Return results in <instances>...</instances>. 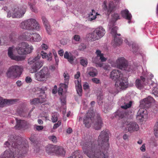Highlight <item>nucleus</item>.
<instances>
[{
	"instance_id": "12",
	"label": "nucleus",
	"mask_w": 158,
	"mask_h": 158,
	"mask_svg": "<svg viewBox=\"0 0 158 158\" xmlns=\"http://www.w3.org/2000/svg\"><path fill=\"white\" fill-rule=\"evenodd\" d=\"M154 101V99L151 96H149L147 98L143 99L140 102V106L146 108H149L152 103Z\"/></svg>"
},
{
	"instance_id": "18",
	"label": "nucleus",
	"mask_w": 158,
	"mask_h": 158,
	"mask_svg": "<svg viewBox=\"0 0 158 158\" xmlns=\"http://www.w3.org/2000/svg\"><path fill=\"white\" fill-rule=\"evenodd\" d=\"M122 17L128 20V23H130L132 18V15L127 9L122 11L121 12Z\"/></svg>"
},
{
	"instance_id": "27",
	"label": "nucleus",
	"mask_w": 158,
	"mask_h": 158,
	"mask_svg": "<svg viewBox=\"0 0 158 158\" xmlns=\"http://www.w3.org/2000/svg\"><path fill=\"white\" fill-rule=\"evenodd\" d=\"M42 56L43 59H47L48 61H51L52 59V54L51 52L49 53L48 54H47L46 52L44 51H41L40 53V55Z\"/></svg>"
},
{
	"instance_id": "63",
	"label": "nucleus",
	"mask_w": 158,
	"mask_h": 158,
	"mask_svg": "<svg viewBox=\"0 0 158 158\" xmlns=\"http://www.w3.org/2000/svg\"><path fill=\"white\" fill-rule=\"evenodd\" d=\"M57 87L56 85H55L54 86V88L52 89V92L54 94H56L57 92Z\"/></svg>"
},
{
	"instance_id": "29",
	"label": "nucleus",
	"mask_w": 158,
	"mask_h": 158,
	"mask_svg": "<svg viewBox=\"0 0 158 158\" xmlns=\"http://www.w3.org/2000/svg\"><path fill=\"white\" fill-rule=\"evenodd\" d=\"M41 40V38L38 34L32 33L31 41L38 42L40 41Z\"/></svg>"
},
{
	"instance_id": "9",
	"label": "nucleus",
	"mask_w": 158,
	"mask_h": 158,
	"mask_svg": "<svg viewBox=\"0 0 158 158\" xmlns=\"http://www.w3.org/2000/svg\"><path fill=\"white\" fill-rule=\"evenodd\" d=\"M18 53L20 55H26L31 53L33 49L32 46L26 42L19 44L16 48Z\"/></svg>"
},
{
	"instance_id": "11",
	"label": "nucleus",
	"mask_w": 158,
	"mask_h": 158,
	"mask_svg": "<svg viewBox=\"0 0 158 158\" xmlns=\"http://www.w3.org/2000/svg\"><path fill=\"white\" fill-rule=\"evenodd\" d=\"M50 74L48 68L44 67L40 72L35 74V78L38 81H44L50 77Z\"/></svg>"
},
{
	"instance_id": "37",
	"label": "nucleus",
	"mask_w": 158,
	"mask_h": 158,
	"mask_svg": "<svg viewBox=\"0 0 158 158\" xmlns=\"http://www.w3.org/2000/svg\"><path fill=\"white\" fill-rule=\"evenodd\" d=\"M40 102L39 98H35L30 100V103L32 105H36L40 103Z\"/></svg>"
},
{
	"instance_id": "26",
	"label": "nucleus",
	"mask_w": 158,
	"mask_h": 158,
	"mask_svg": "<svg viewBox=\"0 0 158 158\" xmlns=\"http://www.w3.org/2000/svg\"><path fill=\"white\" fill-rule=\"evenodd\" d=\"M103 94L101 91H99L97 94V102L99 105H102L103 103Z\"/></svg>"
},
{
	"instance_id": "3",
	"label": "nucleus",
	"mask_w": 158,
	"mask_h": 158,
	"mask_svg": "<svg viewBox=\"0 0 158 158\" xmlns=\"http://www.w3.org/2000/svg\"><path fill=\"white\" fill-rule=\"evenodd\" d=\"M110 78L115 81V86L118 90L127 88L128 85V79L118 69H114L110 73Z\"/></svg>"
},
{
	"instance_id": "59",
	"label": "nucleus",
	"mask_w": 158,
	"mask_h": 158,
	"mask_svg": "<svg viewBox=\"0 0 158 158\" xmlns=\"http://www.w3.org/2000/svg\"><path fill=\"white\" fill-rule=\"evenodd\" d=\"M158 86L157 84L155 83L154 82H152L150 85V86L153 87V89L155 88H156Z\"/></svg>"
},
{
	"instance_id": "25",
	"label": "nucleus",
	"mask_w": 158,
	"mask_h": 158,
	"mask_svg": "<svg viewBox=\"0 0 158 158\" xmlns=\"http://www.w3.org/2000/svg\"><path fill=\"white\" fill-rule=\"evenodd\" d=\"M18 101L17 99H3V107L6 105H10L13 104L15 102Z\"/></svg>"
},
{
	"instance_id": "51",
	"label": "nucleus",
	"mask_w": 158,
	"mask_h": 158,
	"mask_svg": "<svg viewBox=\"0 0 158 158\" xmlns=\"http://www.w3.org/2000/svg\"><path fill=\"white\" fill-rule=\"evenodd\" d=\"M112 16L113 18L115 19V20L120 19L119 16L118 14L114 13L112 15Z\"/></svg>"
},
{
	"instance_id": "44",
	"label": "nucleus",
	"mask_w": 158,
	"mask_h": 158,
	"mask_svg": "<svg viewBox=\"0 0 158 158\" xmlns=\"http://www.w3.org/2000/svg\"><path fill=\"white\" fill-rule=\"evenodd\" d=\"M44 26L48 33L49 35H50L51 33V30L49 24H47Z\"/></svg>"
},
{
	"instance_id": "31",
	"label": "nucleus",
	"mask_w": 158,
	"mask_h": 158,
	"mask_svg": "<svg viewBox=\"0 0 158 158\" xmlns=\"http://www.w3.org/2000/svg\"><path fill=\"white\" fill-rule=\"evenodd\" d=\"M96 53L98 57H99V59L101 60L102 62L105 61L106 60V58L103 56V54L101 53V51L99 50H97L96 52Z\"/></svg>"
},
{
	"instance_id": "41",
	"label": "nucleus",
	"mask_w": 158,
	"mask_h": 158,
	"mask_svg": "<svg viewBox=\"0 0 158 158\" xmlns=\"http://www.w3.org/2000/svg\"><path fill=\"white\" fill-rule=\"evenodd\" d=\"M81 64L84 67H86L88 64L87 60L86 59H81L80 61Z\"/></svg>"
},
{
	"instance_id": "48",
	"label": "nucleus",
	"mask_w": 158,
	"mask_h": 158,
	"mask_svg": "<svg viewBox=\"0 0 158 158\" xmlns=\"http://www.w3.org/2000/svg\"><path fill=\"white\" fill-rule=\"evenodd\" d=\"M60 99L62 105H64L66 103V98L64 96H62L60 98Z\"/></svg>"
},
{
	"instance_id": "39",
	"label": "nucleus",
	"mask_w": 158,
	"mask_h": 158,
	"mask_svg": "<svg viewBox=\"0 0 158 158\" xmlns=\"http://www.w3.org/2000/svg\"><path fill=\"white\" fill-rule=\"evenodd\" d=\"M154 133L155 136L158 138V122L155 124L154 127Z\"/></svg>"
},
{
	"instance_id": "32",
	"label": "nucleus",
	"mask_w": 158,
	"mask_h": 158,
	"mask_svg": "<svg viewBox=\"0 0 158 158\" xmlns=\"http://www.w3.org/2000/svg\"><path fill=\"white\" fill-rule=\"evenodd\" d=\"M99 58L98 57L97 55L95 58H93L92 61L93 63H95L96 64V66L101 67L102 66V64L99 62Z\"/></svg>"
},
{
	"instance_id": "52",
	"label": "nucleus",
	"mask_w": 158,
	"mask_h": 158,
	"mask_svg": "<svg viewBox=\"0 0 158 158\" xmlns=\"http://www.w3.org/2000/svg\"><path fill=\"white\" fill-rule=\"evenodd\" d=\"M92 81L94 83L98 84L100 83V80L96 78H93L92 79Z\"/></svg>"
},
{
	"instance_id": "53",
	"label": "nucleus",
	"mask_w": 158,
	"mask_h": 158,
	"mask_svg": "<svg viewBox=\"0 0 158 158\" xmlns=\"http://www.w3.org/2000/svg\"><path fill=\"white\" fill-rule=\"evenodd\" d=\"M61 122L60 121H59L57 123L54 124L53 126V128L54 129H56L57 128L61 125Z\"/></svg>"
},
{
	"instance_id": "45",
	"label": "nucleus",
	"mask_w": 158,
	"mask_h": 158,
	"mask_svg": "<svg viewBox=\"0 0 158 158\" xmlns=\"http://www.w3.org/2000/svg\"><path fill=\"white\" fill-rule=\"evenodd\" d=\"M118 27L116 26H115L113 27L111 31V34L114 35H116L117 33V31L118 29Z\"/></svg>"
},
{
	"instance_id": "58",
	"label": "nucleus",
	"mask_w": 158,
	"mask_h": 158,
	"mask_svg": "<svg viewBox=\"0 0 158 158\" xmlns=\"http://www.w3.org/2000/svg\"><path fill=\"white\" fill-rule=\"evenodd\" d=\"M42 19L43 23L44 26L49 24L48 20L45 17H42Z\"/></svg>"
},
{
	"instance_id": "54",
	"label": "nucleus",
	"mask_w": 158,
	"mask_h": 158,
	"mask_svg": "<svg viewBox=\"0 0 158 158\" xmlns=\"http://www.w3.org/2000/svg\"><path fill=\"white\" fill-rule=\"evenodd\" d=\"M83 88L84 90H87L89 89V86L88 84L85 82L83 85Z\"/></svg>"
},
{
	"instance_id": "28",
	"label": "nucleus",
	"mask_w": 158,
	"mask_h": 158,
	"mask_svg": "<svg viewBox=\"0 0 158 158\" xmlns=\"http://www.w3.org/2000/svg\"><path fill=\"white\" fill-rule=\"evenodd\" d=\"M17 121V124L15 127L16 129H20L22 127H24L26 125V121L24 120H17L16 118Z\"/></svg>"
},
{
	"instance_id": "30",
	"label": "nucleus",
	"mask_w": 158,
	"mask_h": 158,
	"mask_svg": "<svg viewBox=\"0 0 158 158\" xmlns=\"http://www.w3.org/2000/svg\"><path fill=\"white\" fill-rule=\"evenodd\" d=\"M36 3L35 0H30V1L28 2V4L30 6V9L35 13L37 12V10L35 7Z\"/></svg>"
},
{
	"instance_id": "23",
	"label": "nucleus",
	"mask_w": 158,
	"mask_h": 158,
	"mask_svg": "<svg viewBox=\"0 0 158 158\" xmlns=\"http://www.w3.org/2000/svg\"><path fill=\"white\" fill-rule=\"evenodd\" d=\"M87 72L89 75L92 77L97 76L98 74L96 69L92 67H88Z\"/></svg>"
},
{
	"instance_id": "19",
	"label": "nucleus",
	"mask_w": 158,
	"mask_h": 158,
	"mask_svg": "<svg viewBox=\"0 0 158 158\" xmlns=\"http://www.w3.org/2000/svg\"><path fill=\"white\" fill-rule=\"evenodd\" d=\"M65 151L61 146H57L55 155L60 156H64L65 154Z\"/></svg>"
},
{
	"instance_id": "34",
	"label": "nucleus",
	"mask_w": 158,
	"mask_h": 158,
	"mask_svg": "<svg viewBox=\"0 0 158 158\" xmlns=\"http://www.w3.org/2000/svg\"><path fill=\"white\" fill-rule=\"evenodd\" d=\"M97 15V13H96L94 10H92V12H90L89 15V19H90V21H92L95 19L96 17V15Z\"/></svg>"
},
{
	"instance_id": "56",
	"label": "nucleus",
	"mask_w": 158,
	"mask_h": 158,
	"mask_svg": "<svg viewBox=\"0 0 158 158\" xmlns=\"http://www.w3.org/2000/svg\"><path fill=\"white\" fill-rule=\"evenodd\" d=\"M75 83L76 84V88L79 87V86H80V85L81 86V81L77 80L75 81Z\"/></svg>"
},
{
	"instance_id": "4",
	"label": "nucleus",
	"mask_w": 158,
	"mask_h": 158,
	"mask_svg": "<svg viewBox=\"0 0 158 158\" xmlns=\"http://www.w3.org/2000/svg\"><path fill=\"white\" fill-rule=\"evenodd\" d=\"M83 122L85 126L89 128L92 123L93 127L96 130L101 128L103 123L100 114L97 112L93 114L89 112L84 118Z\"/></svg>"
},
{
	"instance_id": "17",
	"label": "nucleus",
	"mask_w": 158,
	"mask_h": 158,
	"mask_svg": "<svg viewBox=\"0 0 158 158\" xmlns=\"http://www.w3.org/2000/svg\"><path fill=\"white\" fill-rule=\"evenodd\" d=\"M57 146L49 144L46 148L47 152L49 155H54L56 151Z\"/></svg>"
},
{
	"instance_id": "13",
	"label": "nucleus",
	"mask_w": 158,
	"mask_h": 158,
	"mask_svg": "<svg viewBox=\"0 0 158 158\" xmlns=\"http://www.w3.org/2000/svg\"><path fill=\"white\" fill-rule=\"evenodd\" d=\"M15 49V47L14 46H12L8 48V56L11 59L18 61L23 60V58L22 57L18 56H15L13 52Z\"/></svg>"
},
{
	"instance_id": "8",
	"label": "nucleus",
	"mask_w": 158,
	"mask_h": 158,
	"mask_svg": "<svg viewBox=\"0 0 158 158\" xmlns=\"http://www.w3.org/2000/svg\"><path fill=\"white\" fill-rule=\"evenodd\" d=\"M105 33L104 29L102 27H99L96 28L92 32L89 34L87 36L89 40L94 41L101 38Z\"/></svg>"
},
{
	"instance_id": "1",
	"label": "nucleus",
	"mask_w": 158,
	"mask_h": 158,
	"mask_svg": "<svg viewBox=\"0 0 158 158\" xmlns=\"http://www.w3.org/2000/svg\"><path fill=\"white\" fill-rule=\"evenodd\" d=\"M106 130L101 131L98 138V145L94 142L86 141L81 143L84 153L89 158H108L109 144Z\"/></svg>"
},
{
	"instance_id": "47",
	"label": "nucleus",
	"mask_w": 158,
	"mask_h": 158,
	"mask_svg": "<svg viewBox=\"0 0 158 158\" xmlns=\"http://www.w3.org/2000/svg\"><path fill=\"white\" fill-rule=\"evenodd\" d=\"M49 139L52 141L53 143H56L57 142V140L55 136L52 135L48 137Z\"/></svg>"
},
{
	"instance_id": "7",
	"label": "nucleus",
	"mask_w": 158,
	"mask_h": 158,
	"mask_svg": "<svg viewBox=\"0 0 158 158\" xmlns=\"http://www.w3.org/2000/svg\"><path fill=\"white\" fill-rule=\"evenodd\" d=\"M23 67L14 65L10 67L8 69L6 75L8 77L16 78L19 77L23 71Z\"/></svg>"
},
{
	"instance_id": "50",
	"label": "nucleus",
	"mask_w": 158,
	"mask_h": 158,
	"mask_svg": "<svg viewBox=\"0 0 158 158\" xmlns=\"http://www.w3.org/2000/svg\"><path fill=\"white\" fill-rule=\"evenodd\" d=\"M152 94L155 96L158 97V86L156 88L153 89L152 90Z\"/></svg>"
},
{
	"instance_id": "16",
	"label": "nucleus",
	"mask_w": 158,
	"mask_h": 158,
	"mask_svg": "<svg viewBox=\"0 0 158 158\" xmlns=\"http://www.w3.org/2000/svg\"><path fill=\"white\" fill-rule=\"evenodd\" d=\"M145 78L143 76H141L140 79H138L135 81V85L136 87L139 89H141L144 85L146 84L145 82Z\"/></svg>"
},
{
	"instance_id": "46",
	"label": "nucleus",
	"mask_w": 158,
	"mask_h": 158,
	"mask_svg": "<svg viewBox=\"0 0 158 158\" xmlns=\"http://www.w3.org/2000/svg\"><path fill=\"white\" fill-rule=\"evenodd\" d=\"M115 25V22L114 20H112L108 24V28L109 29H110L114 27Z\"/></svg>"
},
{
	"instance_id": "2",
	"label": "nucleus",
	"mask_w": 158,
	"mask_h": 158,
	"mask_svg": "<svg viewBox=\"0 0 158 158\" xmlns=\"http://www.w3.org/2000/svg\"><path fill=\"white\" fill-rule=\"evenodd\" d=\"M4 147H8L0 156V158H15V155L21 158L26 156L29 152V146L27 142L22 141L21 137L15 135L9 136L8 140L4 144Z\"/></svg>"
},
{
	"instance_id": "36",
	"label": "nucleus",
	"mask_w": 158,
	"mask_h": 158,
	"mask_svg": "<svg viewBox=\"0 0 158 158\" xmlns=\"http://www.w3.org/2000/svg\"><path fill=\"white\" fill-rule=\"evenodd\" d=\"M132 104V102L131 101H130L128 103L125 102L124 105L121 106V108L125 110L131 107Z\"/></svg>"
},
{
	"instance_id": "60",
	"label": "nucleus",
	"mask_w": 158,
	"mask_h": 158,
	"mask_svg": "<svg viewBox=\"0 0 158 158\" xmlns=\"http://www.w3.org/2000/svg\"><path fill=\"white\" fill-rule=\"evenodd\" d=\"M64 78H65V82H68L69 78V76L68 75V74L67 75L65 73H64Z\"/></svg>"
},
{
	"instance_id": "33",
	"label": "nucleus",
	"mask_w": 158,
	"mask_h": 158,
	"mask_svg": "<svg viewBox=\"0 0 158 158\" xmlns=\"http://www.w3.org/2000/svg\"><path fill=\"white\" fill-rule=\"evenodd\" d=\"M9 38L11 42H15L17 39V33L15 32H12L10 34Z\"/></svg>"
},
{
	"instance_id": "57",
	"label": "nucleus",
	"mask_w": 158,
	"mask_h": 158,
	"mask_svg": "<svg viewBox=\"0 0 158 158\" xmlns=\"http://www.w3.org/2000/svg\"><path fill=\"white\" fill-rule=\"evenodd\" d=\"M42 19L43 23L44 26L49 24L48 20L45 17H42Z\"/></svg>"
},
{
	"instance_id": "15",
	"label": "nucleus",
	"mask_w": 158,
	"mask_h": 158,
	"mask_svg": "<svg viewBox=\"0 0 158 158\" xmlns=\"http://www.w3.org/2000/svg\"><path fill=\"white\" fill-rule=\"evenodd\" d=\"M126 130L131 132L133 131H137L139 130V127L138 125L135 122H130L127 124Z\"/></svg>"
},
{
	"instance_id": "6",
	"label": "nucleus",
	"mask_w": 158,
	"mask_h": 158,
	"mask_svg": "<svg viewBox=\"0 0 158 158\" xmlns=\"http://www.w3.org/2000/svg\"><path fill=\"white\" fill-rule=\"evenodd\" d=\"M40 56L38 55L35 57H31L28 60V63L30 64H33L30 70L31 72L33 73L36 72L43 65V62L40 61Z\"/></svg>"
},
{
	"instance_id": "62",
	"label": "nucleus",
	"mask_w": 158,
	"mask_h": 158,
	"mask_svg": "<svg viewBox=\"0 0 158 158\" xmlns=\"http://www.w3.org/2000/svg\"><path fill=\"white\" fill-rule=\"evenodd\" d=\"M40 101V103H43L46 101V99L45 97H41L39 98Z\"/></svg>"
},
{
	"instance_id": "24",
	"label": "nucleus",
	"mask_w": 158,
	"mask_h": 158,
	"mask_svg": "<svg viewBox=\"0 0 158 158\" xmlns=\"http://www.w3.org/2000/svg\"><path fill=\"white\" fill-rule=\"evenodd\" d=\"M145 110L143 108L140 109L138 110L136 116V118L140 121H141L144 116V112Z\"/></svg>"
},
{
	"instance_id": "5",
	"label": "nucleus",
	"mask_w": 158,
	"mask_h": 158,
	"mask_svg": "<svg viewBox=\"0 0 158 158\" xmlns=\"http://www.w3.org/2000/svg\"><path fill=\"white\" fill-rule=\"evenodd\" d=\"M19 26L22 29L28 30H35L39 31L40 28L36 21L33 19L24 20L20 24Z\"/></svg>"
},
{
	"instance_id": "14",
	"label": "nucleus",
	"mask_w": 158,
	"mask_h": 158,
	"mask_svg": "<svg viewBox=\"0 0 158 158\" xmlns=\"http://www.w3.org/2000/svg\"><path fill=\"white\" fill-rule=\"evenodd\" d=\"M26 11V9L25 8L22 9L15 8L12 15V17L13 18L21 17L25 14Z\"/></svg>"
},
{
	"instance_id": "38",
	"label": "nucleus",
	"mask_w": 158,
	"mask_h": 158,
	"mask_svg": "<svg viewBox=\"0 0 158 158\" xmlns=\"http://www.w3.org/2000/svg\"><path fill=\"white\" fill-rule=\"evenodd\" d=\"M114 40L115 43L117 45H120L123 42V40L117 36H114Z\"/></svg>"
},
{
	"instance_id": "42",
	"label": "nucleus",
	"mask_w": 158,
	"mask_h": 158,
	"mask_svg": "<svg viewBox=\"0 0 158 158\" xmlns=\"http://www.w3.org/2000/svg\"><path fill=\"white\" fill-rule=\"evenodd\" d=\"M132 51L134 53L138 51L139 48L138 45L135 44H132Z\"/></svg>"
},
{
	"instance_id": "22",
	"label": "nucleus",
	"mask_w": 158,
	"mask_h": 158,
	"mask_svg": "<svg viewBox=\"0 0 158 158\" xmlns=\"http://www.w3.org/2000/svg\"><path fill=\"white\" fill-rule=\"evenodd\" d=\"M64 57L68 59V61L71 64H72L75 58L74 56L71 53L69 54L67 51L65 52L64 54Z\"/></svg>"
},
{
	"instance_id": "43",
	"label": "nucleus",
	"mask_w": 158,
	"mask_h": 158,
	"mask_svg": "<svg viewBox=\"0 0 158 158\" xmlns=\"http://www.w3.org/2000/svg\"><path fill=\"white\" fill-rule=\"evenodd\" d=\"M79 87L76 88L77 93L80 96L82 95V88L81 86L80 85Z\"/></svg>"
},
{
	"instance_id": "61",
	"label": "nucleus",
	"mask_w": 158,
	"mask_h": 158,
	"mask_svg": "<svg viewBox=\"0 0 158 158\" xmlns=\"http://www.w3.org/2000/svg\"><path fill=\"white\" fill-rule=\"evenodd\" d=\"M25 81L27 83H29L31 82L32 80L30 77L28 76L26 78Z\"/></svg>"
},
{
	"instance_id": "55",
	"label": "nucleus",
	"mask_w": 158,
	"mask_h": 158,
	"mask_svg": "<svg viewBox=\"0 0 158 158\" xmlns=\"http://www.w3.org/2000/svg\"><path fill=\"white\" fill-rule=\"evenodd\" d=\"M44 127L43 126H37L36 125L35 126V128L36 130L40 131L41 130H42L43 129Z\"/></svg>"
},
{
	"instance_id": "10",
	"label": "nucleus",
	"mask_w": 158,
	"mask_h": 158,
	"mask_svg": "<svg viewBox=\"0 0 158 158\" xmlns=\"http://www.w3.org/2000/svg\"><path fill=\"white\" fill-rule=\"evenodd\" d=\"M116 62L118 68L120 69L127 72L131 71L132 70L133 66L128 65L127 61L124 57H122L118 58Z\"/></svg>"
},
{
	"instance_id": "21",
	"label": "nucleus",
	"mask_w": 158,
	"mask_h": 158,
	"mask_svg": "<svg viewBox=\"0 0 158 158\" xmlns=\"http://www.w3.org/2000/svg\"><path fill=\"white\" fill-rule=\"evenodd\" d=\"M32 33L29 32L27 31H26L23 32L21 35L22 38L26 40L30 41H31V39Z\"/></svg>"
},
{
	"instance_id": "49",
	"label": "nucleus",
	"mask_w": 158,
	"mask_h": 158,
	"mask_svg": "<svg viewBox=\"0 0 158 158\" xmlns=\"http://www.w3.org/2000/svg\"><path fill=\"white\" fill-rule=\"evenodd\" d=\"M86 48V46L84 44H81L79 47V49L81 51H83Z\"/></svg>"
},
{
	"instance_id": "40",
	"label": "nucleus",
	"mask_w": 158,
	"mask_h": 158,
	"mask_svg": "<svg viewBox=\"0 0 158 158\" xmlns=\"http://www.w3.org/2000/svg\"><path fill=\"white\" fill-rule=\"evenodd\" d=\"M58 114L57 113L52 114V120L53 123L56 122L58 120Z\"/></svg>"
},
{
	"instance_id": "64",
	"label": "nucleus",
	"mask_w": 158,
	"mask_h": 158,
	"mask_svg": "<svg viewBox=\"0 0 158 158\" xmlns=\"http://www.w3.org/2000/svg\"><path fill=\"white\" fill-rule=\"evenodd\" d=\"M73 38H74V40L77 41H79V40L80 39V36L77 35H75L74 36Z\"/></svg>"
},
{
	"instance_id": "20",
	"label": "nucleus",
	"mask_w": 158,
	"mask_h": 158,
	"mask_svg": "<svg viewBox=\"0 0 158 158\" xmlns=\"http://www.w3.org/2000/svg\"><path fill=\"white\" fill-rule=\"evenodd\" d=\"M125 114L123 110H118L115 113L114 116L116 117H118L119 119H123L125 122L127 120V118L125 117Z\"/></svg>"
},
{
	"instance_id": "35",
	"label": "nucleus",
	"mask_w": 158,
	"mask_h": 158,
	"mask_svg": "<svg viewBox=\"0 0 158 158\" xmlns=\"http://www.w3.org/2000/svg\"><path fill=\"white\" fill-rule=\"evenodd\" d=\"M114 4L112 2H110L109 4L108 8H107L108 13H110L114 9Z\"/></svg>"
}]
</instances>
